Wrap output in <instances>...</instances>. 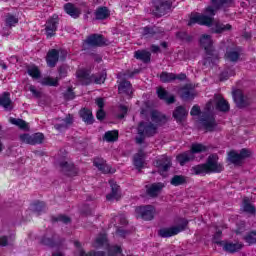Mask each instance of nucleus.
Listing matches in <instances>:
<instances>
[{
  "label": "nucleus",
  "mask_w": 256,
  "mask_h": 256,
  "mask_svg": "<svg viewBox=\"0 0 256 256\" xmlns=\"http://www.w3.org/2000/svg\"><path fill=\"white\" fill-rule=\"evenodd\" d=\"M166 121L167 118L165 115L161 114V112L153 111L151 113V122L142 121L138 125V137L136 138V142L141 144L145 141V137H153V135H156L157 129Z\"/></svg>",
  "instance_id": "nucleus-1"
},
{
  "label": "nucleus",
  "mask_w": 256,
  "mask_h": 256,
  "mask_svg": "<svg viewBox=\"0 0 256 256\" xmlns=\"http://www.w3.org/2000/svg\"><path fill=\"white\" fill-rule=\"evenodd\" d=\"M233 3V0H212V6L206 8V14L210 16H205L203 14L194 13L191 14L188 25H211L213 23V15L217 12V10L221 9V7H229Z\"/></svg>",
  "instance_id": "nucleus-2"
},
{
  "label": "nucleus",
  "mask_w": 256,
  "mask_h": 256,
  "mask_svg": "<svg viewBox=\"0 0 256 256\" xmlns=\"http://www.w3.org/2000/svg\"><path fill=\"white\" fill-rule=\"evenodd\" d=\"M219 157L213 154L208 157L207 163L194 166L191 169L193 175H207V173H221L223 165L217 162Z\"/></svg>",
  "instance_id": "nucleus-3"
},
{
  "label": "nucleus",
  "mask_w": 256,
  "mask_h": 256,
  "mask_svg": "<svg viewBox=\"0 0 256 256\" xmlns=\"http://www.w3.org/2000/svg\"><path fill=\"white\" fill-rule=\"evenodd\" d=\"M76 77L82 85H89V83H96L97 85H101V83H105V79H107V72L103 71L98 76H91L87 70H78L76 72Z\"/></svg>",
  "instance_id": "nucleus-4"
},
{
  "label": "nucleus",
  "mask_w": 256,
  "mask_h": 256,
  "mask_svg": "<svg viewBox=\"0 0 256 256\" xmlns=\"http://www.w3.org/2000/svg\"><path fill=\"white\" fill-rule=\"evenodd\" d=\"M209 147L195 143L192 144L191 151L184 152L182 154H179L177 156V161L180 165H185V163H189V161H193L195 159V153H205V151H208Z\"/></svg>",
  "instance_id": "nucleus-5"
},
{
  "label": "nucleus",
  "mask_w": 256,
  "mask_h": 256,
  "mask_svg": "<svg viewBox=\"0 0 256 256\" xmlns=\"http://www.w3.org/2000/svg\"><path fill=\"white\" fill-rule=\"evenodd\" d=\"M200 44L206 51V58L204 59V65H211L214 59H217V54H215V50L213 49V40L209 35H203L200 38Z\"/></svg>",
  "instance_id": "nucleus-6"
},
{
  "label": "nucleus",
  "mask_w": 256,
  "mask_h": 256,
  "mask_svg": "<svg viewBox=\"0 0 256 256\" xmlns=\"http://www.w3.org/2000/svg\"><path fill=\"white\" fill-rule=\"evenodd\" d=\"M221 237V230H217L214 239L215 243H219L224 251L227 253H237L238 251H241L243 249V243L241 242H229V241H217Z\"/></svg>",
  "instance_id": "nucleus-7"
},
{
  "label": "nucleus",
  "mask_w": 256,
  "mask_h": 256,
  "mask_svg": "<svg viewBox=\"0 0 256 256\" xmlns=\"http://www.w3.org/2000/svg\"><path fill=\"white\" fill-rule=\"evenodd\" d=\"M136 217L144 219V221H151L155 217V207L151 205L139 206L135 209Z\"/></svg>",
  "instance_id": "nucleus-8"
},
{
  "label": "nucleus",
  "mask_w": 256,
  "mask_h": 256,
  "mask_svg": "<svg viewBox=\"0 0 256 256\" xmlns=\"http://www.w3.org/2000/svg\"><path fill=\"white\" fill-rule=\"evenodd\" d=\"M43 139H45V136H43V133H35V134H21L20 135V141L22 143H26V145H39L40 143H43Z\"/></svg>",
  "instance_id": "nucleus-9"
},
{
  "label": "nucleus",
  "mask_w": 256,
  "mask_h": 256,
  "mask_svg": "<svg viewBox=\"0 0 256 256\" xmlns=\"http://www.w3.org/2000/svg\"><path fill=\"white\" fill-rule=\"evenodd\" d=\"M187 227V221H184L179 226H172L169 228H162L159 231L160 237H173V235H178V233H181V231H184Z\"/></svg>",
  "instance_id": "nucleus-10"
},
{
  "label": "nucleus",
  "mask_w": 256,
  "mask_h": 256,
  "mask_svg": "<svg viewBox=\"0 0 256 256\" xmlns=\"http://www.w3.org/2000/svg\"><path fill=\"white\" fill-rule=\"evenodd\" d=\"M249 155H251V152L247 149H242L240 153H237L236 151H231L230 153H228V160L234 165H241L243 159L249 157Z\"/></svg>",
  "instance_id": "nucleus-11"
},
{
  "label": "nucleus",
  "mask_w": 256,
  "mask_h": 256,
  "mask_svg": "<svg viewBox=\"0 0 256 256\" xmlns=\"http://www.w3.org/2000/svg\"><path fill=\"white\" fill-rule=\"evenodd\" d=\"M155 165H156L160 175L165 177V175H167V171H169V169L171 167V158H169L167 156H160L156 160Z\"/></svg>",
  "instance_id": "nucleus-12"
},
{
  "label": "nucleus",
  "mask_w": 256,
  "mask_h": 256,
  "mask_svg": "<svg viewBox=\"0 0 256 256\" xmlns=\"http://www.w3.org/2000/svg\"><path fill=\"white\" fill-rule=\"evenodd\" d=\"M85 45H88V47H101L102 45H107V42L103 36L99 34H93L85 40L84 47Z\"/></svg>",
  "instance_id": "nucleus-13"
},
{
  "label": "nucleus",
  "mask_w": 256,
  "mask_h": 256,
  "mask_svg": "<svg viewBox=\"0 0 256 256\" xmlns=\"http://www.w3.org/2000/svg\"><path fill=\"white\" fill-rule=\"evenodd\" d=\"M167 11H171V2L160 1L156 3V8L154 10V15H156V17H163Z\"/></svg>",
  "instance_id": "nucleus-14"
},
{
  "label": "nucleus",
  "mask_w": 256,
  "mask_h": 256,
  "mask_svg": "<svg viewBox=\"0 0 256 256\" xmlns=\"http://www.w3.org/2000/svg\"><path fill=\"white\" fill-rule=\"evenodd\" d=\"M59 23V17L54 15L46 23V35L47 37H53L55 31H57V24Z\"/></svg>",
  "instance_id": "nucleus-15"
},
{
  "label": "nucleus",
  "mask_w": 256,
  "mask_h": 256,
  "mask_svg": "<svg viewBox=\"0 0 256 256\" xmlns=\"http://www.w3.org/2000/svg\"><path fill=\"white\" fill-rule=\"evenodd\" d=\"M111 187V193L106 196L107 201H119L121 199V193L119 192V185L113 180L109 181Z\"/></svg>",
  "instance_id": "nucleus-16"
},
{
  "label": "nucleus",
  "mask_w": 256,
  "mask_h": 256,
  "mask_svg": "<svg viewBox=\"0 0 256 256\" xmlns=\"http://www.w3.org/2000/svg\"><path fill=\"white\" fill-rule=\"evenodd\" d=\"M186 77L187 76L185 74L175 75L173 73L162 72L160 74V81H162V83H171V81H175V79L183 81Z\"/></svg>",
  "instance_id": "nucleus-17"
},
{
  "label": "nucleus",
  "mask_w": 256,
  "mask_h": 256,
  "mask_svg": "<svg viewBox=\"0 0 256 256\" xmlns=\"http://www.w3.org/2000/svg\"><path fill=\"white\" fill-rule=\"evenodd\" d=\"M213 103L215 104L217 111H223V112L229 111V102H227V100H225L223 96L216 95L214 97Z\"/></svg>",
  "instance_id": "nucleus-18"
},
{
  "label": "nucleus",
  "mask_w": 256,
  "mask_h": 256,
  "mask_svg": "<svg viewBox=\"0 0 256 256\" xmlns=\"http://www.w3.org/2000/svg\"><path fill=\"white\" fill-rule=\"evenodd\" d=\"M0 105L6 111H11L13 109V102L11 101V94L9 92H4L0 96Z\"/></svg>",
  "instance_id": "nucleus-19"
},
{
  "label": "nucleus",
  "mask_w": 256,
  "mask_h": 256,
  "mask_svg": "<svg viewBox=\"0 0 256 256\" xmlns=\"http://www.w3.org/2000/svg\"><path fill=\"white\" fill-rule=\"evenodd\" d=\"M94 166L99 169L102 173H114L115 169L111 168V166L107 165L105 163V160L103 158H96L94 160Z\"/></svg>",
  "instance_id": "nucleus-20"
},
{
  "label": "nucleus",
  "mask_w": 256,
  "mask_h": 256,
  "mask_svg": "<svg viewBox=\"0 0 256 256\" xmlns=\"http://www.w3.org/2000/svg\"><path fill=\"white\" fill-rule=\"evenodd\" d=\"M233 99L237 107H247L248 105L247 98L243 96V92L241 90L233 91Z\"/></svg>",
  "instance_id": "nucleus-21"
},
{
  "label": "nucleus",
  "mask_w": 256,
  "mask_h": 256,
  "mask_svg": "<svg viewBox=\"0 0 256 256\" xmlns=\"http://www.w3.org/2000/svg\"><path fill=\"white\" fill-rule=\"evenodd\" d=\"M188 114L189 110H187L183 106H179L174 110L173 117L178 123H181L182 121H185V119H187Z\"/></svg>",
  "instance_id": "nucleus-22"
},
{
  "label": "nucleus",
  "mask_w": 256,
  "mask_h": 256,
  "mask_svg": "<svg viewBox=\"0 0 256 256\" xmlns=\"http://www.w3.org/2000/svg\"><path fill=\"white\" fill-rule=\"evenodd\" d=\"M118 91L120 95H126L127 97H131L133 93V87L131 86V82L122 81L118 86Z\"/></svg>",
  "instance_id": "nucleus-23"
},
{
  "label": "nucleus",
  "mask_w": 256,
  "mask_h": 256,
  "mask_svg": "<svg viewBox=\"0 0 256 256\" xmlns=\"http://www.w3.org/2000/svg\"><path fill=\"white\" fill-rule=\"evenodd\" d=\"M46 61L49 67H55V65H57V61H59V52L55 49L49 51Z\"/></svg>",
  "instance_id": "nucleus-24"
},
{
  "label": "nucleus",
  "mask_w": 256,
  "mask_h": 256,
  "mask_svg": "<svg viewBox=\"0 0 256 256\" xmlns=\"http://www.w3.org/2000/svg\"><path fill=\"white\" fill-rule=\"evenodd\" d=\"M157 94L159 99L167 102L168 104L175 103V96L169 94V92L163 88H158Z\"/></svg>",
  "instance_id": "nucleus-25"
},
{
  "label": "nucleus",
  "mask_w": 256,
  "mask_h": 256,
  "mask_svg": "<svg viewBox=\"0 0 256 256\" xmlns=\"http://www.w3.org/2000/svg\"><path fill=\"white\" fill-rule=\"evenodd\" d=\"M164 187L165 185H163V183H154L147 188V194L150 197H157Z\"/></svg>",
  "instance_id": "nucleus-26"
},
{
  "label": "nucleus",
  "mask_w": 256,
  "mask_h": 256,
  "mask_svg": "<svg viewBox=\"0 0 256 256\" xmlns=\"http://www.w3.org/2000/svg\"><path fill=\"white\" fill-rule=\"evenodd\" d=\"M232 27L230 24H224L221 22H214L212 24L213 33H225V31H231Z\"/></svg>",
  "instance_id": "nucleus-27"
},
{
  "label": "nucleus",
  "mask_w": 256,
  "mask_h": 256,
  "mask_svg": "<svg viewBox=\"0 0 256 256\" xmlns=\"http://www.w3.org/2000/svg\"><path fill=\"white\" fill-rule=\"evenodd\" d=\"M134 57L143 61L144 63H149L151 61V52L146 50H138L134 53Z\"/></svg>",
  "instance_id": "nucleus-28"
},
{
  "label": "nucleus",
  "mask_w": 256,
  "mask_h": 256,
  "mask_svg": "<svg viewBox=\"0 0 256 256\" xmlns=\"http://www.w3.org/2000/svg\"><path fill=\"white\" fill-rule=\"evenodd\" d=\"M71 123H73V118L69 115L65 119L59 120L58 123L55 124V129H57V131H63V129H67L68 125H71Z\"/></svg>",
  "instance_id": "nucleus-29"
},
{
  "label": "nucleus",
  "mask_w": 256,
  "mask_h": 256,
  "mask_svg": "<svg viewBox=\"0 0 256 256\" xmlns=\"http://www.w3.org/2000/svg\"><path fill=\"white\" fill-rule=\"evenodd\" d=\"M134 165L136 169H143V167H145V154L143 151L138 152L134 156Z\"/></svg>",
  "instance_id": "nucleus-30"
},
{
  "label": "nucleus",
  "mask_w": 256,
  "mask_h": 256,
  "mask_svg": "<svg viewBox=\"0 0 256 256\" xmlns=\"http://www.w3.org/2000/svg\"><path fill=\"white\" fill-rule=\"evenodd\" d=\"M64 9H65L66 13L68 15H70V17H73L74 19H77V17H79L81 15V10L74 7L73 4H70V3L66 4L64 6Z\"/></svg>",
  "instance_id": "nucleus-31"
},
{
  "label": "nucleus",
  "mask_w": 256,
  "mask_h": 256,
  "mask_svg": "<svg viewBox=\"0 0 256 256\" xmlns=\"http://www.w3.org/2000/svg\"><path fill=\"white\" fill-rule=\"evenodd\" d=\"M180 95H181L182 99H185V100L194 99L195 90H193V88H189L186 86L181 89Z\"/></svg>",
  "instance_id": "nucleus-32"
},
{
  "label": "nucleus",
  "mask_w": 256,
  "mask_h": 256,
  "mask_svg": "<svg viewBox=\"0 0 256 256\" xmlns=\"http://www.w3.org/2000/svg\"><path fill=\"white\" fill-rule=\"evenodd\" d=\"M80 116L83 119V121H85V123H88L89 125L93 123V112H91V110L85 108L82 109L80 111Z\"/></svg>",
  "instance_id": "nucleus-33"
},
{
  "label": "nucleus",
  "mask_w": 256,
  "mask_h": 256,
  "mask_svg": "<svg viewBox=\"0 0 256 256\" xmlns=\"http://www.w3.org/2000/svg\"><path fill=\"white\" fill-rule=\"evenodd\" d=\"M119 139V132L117 130L108 131L104 134V141L113 143Z\"/></svg>",
  "instance_id": "nucleus-34"
},
{
  "label": "nucleus",
  "mask_w": 256,
  "mask_h": 256,
  "mask_svg": "<svg viewBox=\"0 0 256 256\" xmlns=\"http://www.w3.org/2000/svg\"><path fill=\"white\" fill-rule=\"evenodd\" d=\"M242 209L243 211H245V213H250L251 215L255 213V206L251 204V200H249V198H244L242 203Z\"/></svg>",
  "instance_id": "nucleus-35"
},
{
  "label": "nucleus",
  "mask_w": 256,
  "mask_h": 256,
  "mask_svg": "<svg viewBox=\"0 0 256 256\" xmlns=\"http://www.w3.org/2000/svg\"><path fill=\"white\" fill-rule=\"evenodd\" d=\"M41 85H46L48 87H57L59 85V80L57 78L44 77L40 80Z\"/></svg>",
  "instance_id": "nucleus-36"
},
{
  "label": "nucleus",
  "mask_w": 256,
  "mask_h": 256,
  "mask_svg": "<svg viewBox=\"0 0 256 256\" xmlns=\"http://www.w3.org/2000/svg\"><path fill=\"white\" fill-rule=\"evenodd\" d=\"M111 13L107 7H99L95 12L96 19H107Z\"/></svg>",
  "instance_id": "nucleus-37"
},
{
  "label": "nucleus",
  "mask_w": 256,
  "mask_h": 256,
  "mask_svg": "<svg viewBox=\"0 0 256 256\" xmlns=\"http://www.w3.org/2000/svg\"><path fill=\"white\" fill-rule=\"evenodd\" d=\"M202 125L206 131H213L215 129V118L213 116L202 120Z\"/></svg>",
  "instance_id": "nucleus-38"
},
{
  "label": "nucleus",
  "mask_w": 256,
  "mask_h": 256,
  "mask_svg": "<svg viewBox=\"0 0 256 256\" xmlns=\"http://www.w3.org/2000/svg\"><path fill=\"white\" fill-rule=\"evenodd\" d=\"M94 247H109V244L107 243V235L100 234L94 242Z\"/></svg>",
  "instance_id": "nucleus-39"
},
{
  "label": "nucleus",
  "mask_w": 256,
  "mask_h": 256,
  "mask_svg": "<svg viewBox=\"0 0 256 256\" xmlns=\"http://www.w3.org/2000/svg\"><path fill=\"white\" fill-rule=\"evenodd\" d=\"M27 72L32 79H39V77H41V71H39V68L35 65L28 66Z\"/></svg>",
  "instance_id": "nucleus-40"
},
{
  "label": "nucleus",
  "mask_w": 256,
  "mask_h": 256,
  "mask_svg": "<svg viewBox=\"0 0 256 256\" xmlns=\"http://www.w3.org/2000/svg\"><path fill=\"white\" fill-rule=\"evenodd\" d=\"M26 91H30V93H32L33 97H35L36 99H41V97H43V92H41V90H38L37 87L28 84L25 87Z\"/></svg>",
  "instance_id": "nucleus-41"
},
{
  "label": "nucleus",
  "mask_w": 256,
  "mask_h": 256,
  "mask_svg": "<svg viewBox=\"0 0 256 256\" xmlns=\"http://www.w3.org/2000/svg\"><path fill=\"white\" fill-rule=\"evenodd\" d=\"M10 123H12V125H16L20 129H29V125L27 124V122L21 119L10 118Z\"/></svg>",
  "instance_id": "nucleus-42"
},
{
  "label": "nucleus",
  "mask_w": 256,
  "mask_h": 256,
  "mask_svg": "<svg viewBox=\"0 0 256 256\" xmlns=\"http://www.w3.org/2000/svg\"><path fill=\"white\" fill-rule=\"evenodd\" d=\"M5 23L7 27H15V25L19 23V18L13 16L12 14H8L6 16Z\"/></svg>",
  "instance_id": "nucleus-43"
},
{
  "label": "nucleus",
  "mask_w": 256,
  "mask_h": 256,
  "mask_svg": "<svg viewBox=\"0 0 256 256\" xmlns=\"http://www.w3.org/2000/svg\"><path fill=\"white\" fill-rule=\"evenodd\" d=\"M15 241V236H10L7 238V236L0 237V246L1 247H7V245H11Z\"/></svg>",
  "instance_id": "nucleus-44"
},
{
  "label": "nucleus",
  "mask_w": 256,
  "mask_h": 256,
  "mask_svg": "<svg viewBox=\"0 0 256 256\" xmlns=\"http://www.w3.org/2000/svg\"><path fill=\"white\" fill-rule=\"evenodd\" d=\"M186 179L184 176L176 175L171 180V185H174L175 187H179V185H183L185 183Z\"/></svg>",
  "instance_id": "nucleus-45"
},
{
  "label": "nucleus",
  "mask_w": 256,
  "mask_h": 256,
  "mask_svg": "<svg viewBox=\"0 0 256 256\" xmlns=\"http://www.w3.org/2000/svg\"><path fill=\"white\" fill-rule=\"evenodd\" d=\"M62 167H63V169L68 171V175H70V176L77 175V168H75L74 165L66 162L65 164L62 165Z\"/></svg>",
  "instance_id": "nucleus-46"
},
{
  "label": "nucleus",
  "mask_w": 256,
  "mask_h": 256,
  "mask_svg": "<svg viewBox=\"0 0 256 256\" xmlns=\"http://www.w3.org/2000/svg\"><path fill=\"white\" fill-rule=\"evenodd\" d=\"M226 59L228 61H237V59H239V52H237V51H227L226 52Z\"/></svg>",
  "instance_id": "nucleus-47"
},
{
  "label": "nucleus",
  "mask_w": 256,
  "mask_h": 256,
  "mask_svg": "<svg viewBox=\"0 0 256 256\" xmlns=\"http://www.w3.org/2000/svg\"><path fill=\"white\" fill-rule=\"evenodd\" d=\"M121 247L119 246H109L108 247V253L110 256H115V255H121Z\"/></svg>",
  "instance_id": "nucleus-48"
},
{
  "label": "nucleus",
  "mask_w": 256,
  "mask_h": 256,
  "mask_svg": "<svg viewBox=\"0 0 256 256\" xmlns=\"http://www.w3.org/2000/svg\"><path fill=\"white\" fill-rule=\"evenodd\" d=\"M245 241L249 245H253L256 243V232H251L248 235L245 236Z\"/></svg>",
  "instance_id": "nucleus-49"
},
{
  "label": "nucleus",
  "mask_w": 256,
  "mask_h": 256,
  "mask_svg": "<svg viewBox=\"0 0 256 256\" xmlns=\"http://www.w3.org/2000/svg\"><path fill=\"white\" fill-rule=\"evenodd\" d=\"M119 112H120V114L118 115L119 119H123V117H125V115H127V107L120 105Z\"/></svg>",
  "instance_id": "nucleus-50"
},
{
  "label": "nucleus",
  "mask_w": 256,
  "mask_h": 256,
  "mask_svg": "<svg viewBox=\"0 0 256 256\" xmlns=\"http://www.w3.org/2000/svg\"><path fill=\"white\" fill-rule=\"evenodd\" d=\"M199 113H201V110L199 109V106H193L190 114L195 117L196 115H199Z\"/></svg>",
  "instance_id": "nucleus-51"
},
{
  "label": "nucleus",
  "mask_w": 256,
  "mask_h": 256,
  "mask_svg": "<svg viewBox=\"0 0 256 256\" xmlns=\"http://www.w3.org/2000/svg\"><path fill=\"white\" fill-rule=\"evenodd\" d=\"M96 117L99 121H102V119H105V111H103V109H99L96 113Z\"/></svg>",
  "instance_id": "nucleus-52"
},
{
  "label": "nucleus",
  "mask_w": 256,
  "mask_h": 256,
  "mask_svg": "<svg viewBox=\"0 0 256 256\" xmlns=\"http://www.w3.org/2000/svg\"><path fill=\"white\" fill-rule=\"evenodd\" d=\"M58 221H60L61 223H71V219L65 215L59 216Z\"/></svg>",
  "instance_id": "nucleus-53"
},
{
  "label": "nucleus",
  "mask_w": 256,
  "mask_h": 256,
  "mask_svg": "<svg viewBox=\"0 0 256 256\" xmlns=\"http://www.w3.org/2000/svg\"><path fill=\"white\" fill-rule=\"evenodd\" d=\"M96 105H98L99 109H103V107L105 106V100H103V98H97L95 100Z\"/></svg>",
  "instance_id": "nucleus-54"
},
{
  "label": "nucleus",
  "mask_w": 256,
  "mask_h": 256,
  "mask_svg": "<svg viewBox=\"0 0 256 256\" xmlns=\"http://www.w3.org/2000/svg\"><path fill=\"white\" fill-rule=\"evenodd\" d=\"M66 99H75V94L73 93V89L69 88L67 93L65 94Z\"/></svg>",
  "instance_id": "nucleus-55"
},
{
  "label": "nucleus",
  "mask_w": 256,
  "mask_h": 256,
  "mask_svg": "<svg viewBox=\"0 0 256 256\" xmlns=\"http://www.w3.org/2000/svg\"><path fill=\"white\" fill-rule=\"evenodd\" d=\"M75 246L78 247V251H79V253H80V256H87V255L85 254V251H83V248H81V244H79V242H76V243H75Z\"/></svg>",
  "instance_id": "nucleus-56"
},
{
  "label": "nucleus",
  "mask_w": 256,
  "mask_h": 256,
  "mask_svg": "<svg viewBox=\"0 0 256 256\" xmlns=\"http://www.w3.org/2000/svg\"><path fill=\"white\" fill-rule=\"evenodd\" d=\"M150 33H155V31L151 28H144V35H149Z\"/></svg>",
  "instance_id": "nucleus-57"
},
{
  "label": "nucleus",
  "mask_w": 256,
  "mask_h": 256,
  "mask_svg": "<svg viewBox=\"0 0 256 256\" xmlns=\"http://www.w3.org/2000/svg\"><path fill=\"white\" fill-rule=\"evenodd\" d=\"M118 219H119L121 225H127V219L125 218V216H122Z\"/></svg>",
  "instance_id": "nucleus-58"
},
{
  "label": "nucleus",
  "mask_w": 256,
  "mask_h": 256,
  "mask_svg": "<svg viewBox=\"0 0 256 256\" xmlns=\"http://www.w3.org/2000/svg\"><path fill=\"white\" fill-rule=\"evenodd\" d=\"M116 233H117V235H119V237H125V231H123L121 229L117 230Z\"/></svg>",
  "instance_id": "nucleus-59"
},
{
  "label": "nucleus",
  "mask_w": 256,
  "mask_h": 256,
  "mask_svg": "<svg viewBox=\"0 0 256 256\" xmlns=\"http://www.w3.org/2000/svg\"><path fill=\"white\" fill-rule=\"evenodd\" d=\"M206 109H207V111H211V109H213V102L210 101V102L207 104Z\"/></svg>",
  "instance_id": "nucleus-60"
},
{
  "label": "nucleus",
  "mask_w": 256,
  "mask_h": 256,
  "mask_svg": "<svg viewBox=\"0 0 256 256\" xmlns=\"http://www.w3.org/2000/svg\"><path fill=\"white\" fill-rule=\"evenodd\" d=\"M151 49L153 53H157L159 51V46L153 45Z\"/></svg>",
  "instance_id": "nucleus-61"
},
{
  "label": "nucleus",
  "mask_w": 256,
  "mask_h": 256,
  "mask_svg": "<svg viewBox=\"0 0 256 256\" xmlns=\"http://www.w3.org/2000/svg\"><path fill=\"white\" fill-rule=\"evenodd\" d=\"M41 207H43V204L39 203L35 206L36 211H41Z\"/></svg>",
  "instance_id": "nucleus-62"
},
{
  "label": "nucleus",
  "mask_w": 256,
  "mask_h": 256,
  "mask_svg": "<svg viewBox=\"0 0 256 256\" xmlns=\"http://www.w3.org/2000/svg\"><path fill=\"white\" fill-rule=\"evenodd\" d=\"M161 47H163L164 49H167V43H166V42H163V43L161 44Z\"/></svg>",
  "instance_id": "nucleus-63"
},
{
  "label": "nucleus",
  "mask_w": 256,
  "mask_h": 256,
  "mask_svg": "<svg viewBox=\"0 0 256 256\" xmlns=\"http://www.w3.org/2000/svg\"><path fill=\"white\" fill-rule=\"evenodd\" d=\"M3 151V143L0 141V153Z\"/></svg>",
  "instance_id": "nucleus-64"
}]
</instances>
